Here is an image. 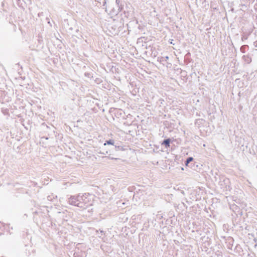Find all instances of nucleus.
<instances>
[{"instance_id":"obj_1","label":"nucleus","mask_w":257,"mask_h":257,"mask_svg":"<svg viewBox=\"0 0 257 257\" xmlns=\"http://www.w3.org/2000/svg\"><path fill=\"white\" fill-rule=\"evenodd\" d=\"M87 195L85 194V195L81 196H78V197H71L69 199V202L71 204L77 206L79 207H82V203L80 202V199H81L82 200H84L85 203H86V201L84 200L83 198H86Z\"/></svg>"},{"instance_id":"obj_2","label":"nucleus","mask_w":257,"mask_h":257,"mask_svg":"<svg viewBox=\"0 0 257 257\" xmlns=\"http://www.w3.org/2000/svg\"><path fill=\"white\" fill-rule=\"evenodd\" d=\"M170 140L169 139H167V140H165L162 144H164L167 147H169L170 146Z\"/></svg>"},{"instance_id":"obj_3","label":"nucleus","mask_w":257,"mask_h":257,"mask_svg":"<svg viewBox=\"0 0 257 257\" xmlns=\"http://www.w3.org/2000/svg\"><path fill=\"white\" fill-rule=\"evenodd\" d=\"M113 145L114 144V142L112 140H109V141H107L106 142V143H104V145Z\"/></svg>"},{"instance_id":"obj_4","label":"nucleus","mask_w":257,"mask_h":257,"mask_svg":"<svg viewBox=\"0 0 257 257\" xmlns=\"http://www.w3.org/2000/svg\"><path fill=\"white\" fill-rule=\"evenodd\" d=\"M193 159L192 157H189L186 161V165H187L190 162L193 160Z\"/></svg>"}]
</instances>
